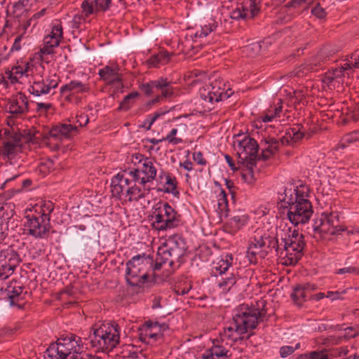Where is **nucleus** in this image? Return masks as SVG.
Returning <instances> with one entry per match:
<instances>
[{"mask_svg": "<svg viewBox=\"0 0 359 359\" xmlns=\"http://www.w3.org/2000/svg\"><path fill=\"white\" fill-rule=\"evenodd\" d=\"M265 314L264 309L241 306L234 311L232 321L224 329L220 339L213 342V346L203 355V359H229L233 351L242 352L250 337L245 334L256 328Z\"/></svg>", "mask_w": 359, "mask_h": 359, "instance_id": "obj_1", "label": "nucleus"}, {"mask_svg": "<svg viewBox=\"0 0 359 359\" xmlns=\"http://www.w3.org/2000/svg\"><path fill=\"white\" fill-rule=\"evenodd\" d=\"M186 250V243L182 237L175 235L168 238L158 248L154 269H159L165 264L170 267H179L183 262Z\"/></svg>", "mask_w": 359, "mask_h": 359, "instance_id": "obj_2", "label": "nucleus"}, {"mask_svg": "<svg viewBox=\"0 0 359 359\" xmlns=\"http://www.w3.org/2000/svg\"><path fill=\"white\" fill-rule=\"evenodd\" d=\"M280 235V243L278 239L271 241L272 248L277 252L280 251V255L285 256V264L294 265L303 255L304 237L297 230H293L292 233L288 235V238H283L282 233Z\"/></svg>", "mask_w": 359, "mask_h": 359, "instance_id": "obj_3", "label": "nucleus"}, {"mask_svg": "<svg viewBox=\"0 0 359 359\" xmlns=\"http://www.w3.org/2000/svg\"><path fill=\"white\" fill-rule=\"evenodd\" d=\"M83 343L81 337L74 334L62 335L55 343H53L47 348L45 359H72L83 351Z\"/></svg>", "mask_w": 359, "mask_h": 359, "instance_id": "obj_4", "label": "nucleus"}, {"mask_svg": "<svg viewBox=\"0 0 359 359\" xmlns=\"http://www.w3.org/2000/svg\"><path fill=\"white\" fill-rule=\"evenodd\" d=\"M89 338L93 347L102 351H111L119 343V326L115 323L102 324L94 329Z\"/></svg>", "mask_w": 359, "mask_h": 359, "instance_id": "obj_5", "label": "nucleus"}, {"mask_svg": "<svg viewBox=\"0 0 359 359\" xmlns=\"http://www.w3.org/2000/svg\"><path fill=\"white\" fill-rule=\"evenodd\" d=\"M132 161L135 165H137L136 169L128 172L135 187L144 185L155 178L156 169L150 159L135 154L132 156Z\"/></svg>", "mask_w": 359, "mask_h": 359, "instance_id": "obj_6", "label": "nucleus"}, {"mask_svg": "<svg viewBox=\"0 0 359 359\" xmlns=\"http://www.w3.org/2000/svg\"><path fill=\"white\" fill-rule=\"evenodd\" d=\"M313 229L314 236L316 237V234L318 233L324 239L332 240V238L330 236L340 235L346 228L339 224V215L337 212H323L319 221H315Z\"/></svg>", "mask_w": 359, "mask_h": 359, "instance_id": "obj_7", "label": "nucleus"}, {"mask_svg": "<svg viewBox=\"0 0 359 359\" xmlns=\"http://www.w3.org/2000/svg\"><path fill=\"white\" fill-rule=\"evenodd\" d=\"M152 264V259L149 257L137 255L133 257L126 264V280L132 286L144 283L148 280V275L143 273L144 268Z\"/></svg>", "mask_w": 359, "mask_h": 359, "instance_id": "obj_8", "label": "nucleus"}, {"mask_svg": "<svg viewBox=\"0 0 359 359\" xmlns=\"http://www.w3.org/2000/svg\"><path fill=\"white\" fill-rule=\"evenodd\" d=\"M25 217L27 219L25 226L29 234L35 238H46L51 228L50 217L34 214L33 209H26Z\"/></svg>", "mask_w": 359, "mask_h": 359, "instance_id": "obj_9", "label": "nucleus"}, {"mask_svg": "<svg viewBox=\"0 0 359 359\" xmlns=\"http://www.w3.org/2000/svg\"><path fill=\"white\" fill-rule=\"evenodd\" d=\"M232 256L226 255L224 257H222L215 263L212 268V272L215 276L220 275L221 278L217 280V286L222 290L223 292H228L237 282V276L234 273L225 274L229 267L232 264Z\"/></svg>", "mask_w": 359, "mask_h": 359, "instance_id": "obj_10", "label": "nucleus"}, {"mask_svg": "<svg viewBox=\"0 0 359 359\" xmlns=\"http://www.w3.org/2000/svg\"><path fill=\"white\" fill-rule=\"evenodd\" d=\"M77 131V128L70 124H60L53 126L42 137V143L52 150L59 148L62 139L70 138Z\"/></svg>", "mask_w": 359, "mask_h": 359, "instance_id": "obj_11", "label": "nucleus"}, {"mask_svg": "<svg viewBox=\"0 0 359 359\" xmlns=\"http://www.w3.org/2000/svg\"><path fill=\"white\" fill-rule=\"evenodd\" d=\"M77 131V128L70 124H60L53 126L42 137V143L52 150L59 148L62 139L70 138Z\"/></svg>", "mask_w": 359, "mask_h": 359, "instance_id": "obj_12", "label": "nucleus"}, {"mask_svg": "<svg viewBox=\"0 0 359 359\" xmlns=\"http://www.w3.org/2000/svg\"><path fill=\"white\" fill-rule=\"evenodd\" d=\"M133 182L129 175L117 174L111 180V194L115 201L121 200V195L124 191L133 195L129 198V201H137L140 198V189L135 186H130Z\"/></svg>", "mask_w": 359, "mask_h": 359, "instance_id": "obj_13", "label": "nucleus"}, {"mask_svg": "<svg viewBox=\"0 0 359 359\" xmlns=\"http://www.w3.org/2000/svg\"><path fill=\"white\" fill-rule=\"evenodd\" d=\"M200 95L203 100L213 102L229 98L232 95V91L230 88L226 89V85L222 80L215 79L201 88Z\"/></svg>", "mask_w": 359, "mask_h": 359, "instance_id": "obj_14", "label": "nucleus"}, {"mask_svg": "<svg viewBox=\"0 0 359 359\" xmlns=\"http://www.w3.org/2000/svg\"><path fill=\"white\" fill-rule=\"evenodd\" d=\"M313 197L314 194L310 187L301 183L294 189L286 188L283 192L279 193L277 200L279 202H310Z\"/></svg>", "mask_w": 359, "mask_h": 359, "instance_id": "obj_15", "label": "nucleus"}, {"mask_svg": "<svg viewBox=\"0 0 359 359\" xmlns=\"http://www.w3.org/2000/svg\"><path fill=\"white\" fill-rule=\"evenodd\" d=\"M19 255L13 249L7 248L0 251V280H4L11 276L19 264Z\"/></svg>", "mask_w": 359, "mask_h": 359, "instance_id": "obj_16", "label": "nucleus"}, {"mask_svg": "<svg viewBox=\"0 0 359 359\" xmlns=\"http://www.w3.org/2000/svg\"><path fill=\"white\" fill-rule=\"evenodd\" d=\"M163 211L164 213L161 210L154 216V224L157 229L163 231L174 228L179 224V215L168 203H163Z\"/></svg>", "mask_w": 359, "mask_h": 359, "instance_id": "obj_17", "label": "nucleus"}, {"mask_svg": "<svg viewBox=\"0 0 359 359\" xmlns=\"http://www.w3.org/2000/svg\"><path fill=\"white\" fill-rule=\"evenodd\" d=\"M349 73L341 67L333 69L325 74L323 79V88L325 91L341 92L344 89V78Z\"/></svg>", "mask_w": 359, "mask_h": 359, "instance_id": "obj_18", "label": "nucleus"}, {"mask_svg": "<svg viewBox=\"0 0 359 359\" xmlns=\"http://www.w3.org/2000/svg\"><path fill=\"white\" fill-rule=\"evenodd\" d=\"M287 217L294 225L306 223L313 213L311 203H289Z\"/></svg>", "mask_w": 359, "mask_h": 359, "instance_id": "obj_19", "label": "nucleus"}, {"mask_svg": "<svg viewBox=\"0 0 359 359\" xmlns=\"http://www.w3.org/2000/svg\"><path fill=\"white\" fill-rule=\"evenodd\" d=\"M258 144L250 137H245L236 146L237 155L242 163L252 164L257 158Z\"/></svg>", "mask_w": 359, "mask_h": 359, "instance_id": "obj_20", "label": "nucleus"}, {"mask_svg": "<svg viewBox=\"0 0 359 359\" xmlns=\"http://www.w3.org/2000/svg\"><path fill=\"white\" fill-rule=\"evenodd\" d=\"M34 73L33 65L29 63H26L23 66H15L11 70L6 72L8 79L12 83H30L29 77L32 76Z\"/></svg>", "mask_w": 359, "mask_h": 359, "instance_id": "obj_21", "label": "nucleus"}, {"mask_svg": "<svg viewBox=\"0 0 359 359\" xmlns=\"http://www.w3.org/2000/svg\"><path fill=\"white\" fill-rule=\"evenodd\" d=\"M63 32L60 23H57L52 27L51 32L44 39V46L40 52L42 55L50 54L54 48L59 46L62 39Z\"/></svg>", "mask_w": 359, "mask_h": 359, "instance_id": "obj_22", "label": "nucleus"}, {"mask_svg": "<svg viewBox=\"0 0 359 359\" xmlns=\"http://www.w3.org/2000/svg\"><path fill=\"white\" fill-rule=\"evenodd\" d=\"M59 83V78L55 73L50 74L41 81L35 80L32 86V93L36 96L48 94L55 89Z\"/></svg>", "mask_w": 359, "mask_h": 359, "instance_id": "obj_23", "label": "nucleus"}, {"mask_svg": "<svg viewBox=\"0 0 359 359\" xmlns=\"http://www.w3.org/2000/svg\"><path fill=\"white\" fill-rule=\"evenodd\" d=\"M111 0H85L81 4V15L88 18L97 11L107 10Z\"/></svg>", "mask_w": 359, "mask_h": 359, "instance_id": "obj_24", "label": "nucleus"}, {"mask_svg": "<svg viewBox=\"0 0 359 359\" xmlns=\"http://www.w3.org/2000/svg\"><path fill=\"white\" fill-rule=\"evenodd\" d=\"M268 250L265 247V241L260 238L255 239L248 249L247 255L250 263L256 264L258 258L264 259L268 254Z\"/></svg>", "mask_w": 359, "mask_h": 359, "instance_id": "obj_25", "label": "nucleus"}, {"mask_svg": "<svg viewBox=\"0 0 359 359\" xmlns=\"http://www.w3.org/2000/svg\"><path fill=\"white\" fill-rule=\"evenodd\" d=\"M316 288V285L311 283L297 285L294 287L291 297L297 304L301 305L306 300L309 294Z\"/></svg>", "mask_w": 359, "mask_h": 359, "instance_id": "obj_26", "label": "nucleus"}, {"mask_svg": "<svg viewBox=\"0 0 359 359\" xmlns=\"http://www.w3.org/2000/svg\"><path fill=\"white\" fill-rule=\"evenodd\" d=\"M8 110L12 114H21L28 110V102L26 96L19 93L12 97L8 105Z\"/></svg>", "mask_w": 359, "mask_h": 359, "instance_id": "obj_27", "label": "nucleus"}, {"mask_svg": "<svg viewBox=\"0 0 359 359\" xmlns=\"http://www.w3.org/2000/svg\"><path fill=\"white\" fill-rule=\"evenodd\" d=\"M117 66H106L99 71L101 78L109 84H116V87L122 86L121 78Z\"/></svg>", "mask_w": 359, "mask_h": 359, "instance_id": "obj_28", "label": "nucleus"}, {"mask_svg": "<svg viewBox=\"0 0 359 359\" xmlns=\"http://www.w3.org/2000/svg\"><path fill=\"white\" fill-rule=\"evenodd\" d=\"M168 328L165 324L161 325L157 322L147 323L143 330V334L146 339L156 341L160 339L163 332Z\"/></svg>", "mask_w": 359, "mask_h": 359, "instance_id": "obj_29", "label": "nucleus"}, {"mask_svg": "<svg viewBox=\"0 0 359 359\" xmlns=\"http://www.w3.org/2000/svg\"><path fill=\"white\" fill-rule=\"evenodd\" d=\"M22 144V140L20 135H17V133H15L5 142L4 154L8 158L12 157L21 151Z\"/></svg>", "mask_w": 359, "mask_h": 359, "instance_id": "obj_30", "label": "nucleus"}, {"mask_svg": "<svg viewBox=\"0 0 359 359\" xmlns=\"http://www.w3.org/2000/svg\"><path fill=\"white\" fill-rule=\"evenodd\" d=\"M304 137V132L302 131V127L295 126L290 128L282 137L281 142L283 144H292L297 142Z\"/></svg>", "mask_w": 359, "mask_h": 359, "instance_id": "obj_31", "label": "nucleus"}, {"mask_svg": "<svg viewBox=\"0 0 359 359\" xmlns=\"http://www.w3.org/2000/svg\"><path fill=\"white\" fill-rule=\"evenodd\" d=\"M339 331H344V334L335 336H330L329 338L326 339L325 341L323 342L325 344H337L341 341L342 339L348 340L351 338H355L359 334V332L357 331L353 327H347L344 329L339 328Z\"/></svg>", "mask_w": 359, "mask_h": 359, "instance_id": "obj_32", "label": "nucleus"}, {"mask_svg": "<svg viewBox=\"0 0 359 359\" xmlns=\"http://www.w3.org/2000/svg\"><path fill=\"white\" fill-rule=\"evenodd\" d=\"M261 148L262 151V156L266 160L277 151L278 144L274 138L268 137L261 141Z\"/></svg>", "mask_w": 359, "mask_h": 359, "instance_id": "obj_33", "label": "nucleus"}, {"mask_svg": "<svg viewBox=\"0 0 359 359\" xmlns=\"http://www.w3.org/2000/svg\"><path fill=\"white\" fill-rule=\"evenodd\" d=\"M160 180L165 192L170 193L175 196L179 195V191L177 190V182L175 177L168 173H163L160 175Z\"/></svg>", "mask_w": 359, "mask_h": 359, "instance_id": "obj_34", "label": "nucleus"}, {"mask_svg": "<svg viewBox=\"0 0 359 359\" xmlns=\"http://www.w3.org/2000/svg\"><path fill=\"white\" fill-rule=\"evenodd\" d=\"M22 289L21 287H10L7 291V296L10 306L22 308L23 304L22 300L24 297L22 294Z\"/></svg>", "mask_w": 359, "mask_h": 359, "instance_id": "obj_35", "label": "nucleus"}, {"mask_svg": "<svg viewBox=\"0 0 359 359\" xmlns=\"http://www.w3.org/2000/svg\"><path fill=\"white\" fill-rule=\"evenodd\" d=\"M261 0H243L241 6L248 18H253L260 11Z\"/></svg>", "mask_w": 359, "mask_h": 359, "instance_id": "obj_36", "label": "nucleus"}, {"mask_svg": "<svg viewBox=\"0 0 359 359\" xmlns=\"http://www.w3.org/2000/svg\"><path fill=\"white\" fill-rule=\"evenodd\" d=\"M172 54L168 53L167 51H161L158 54L153 55L149 60L148 64L151 67H158L161 65L168 64L170 60Z\"/></svg>", "mask_w": 359, "mask_h": 359, "instance_id": "obj_37", "label": "nucleus"}, {"mask_svg": "<svg viewBox=\"0 0 359 359\" xmlns=\"http://www.w3.org/2000/svg\"><path fill=\"white\" fill-rule=\"evenodd\" d=\"M160 79H163L165 83V86L158 87V90L161 91L162 96H156L154 100L148 103L149 105L151 104H154L160 102L162 97H170L175 94L174 90L170 86V83L166 79L160 78Z\"/></svg>", "mask_w": 359, "mask_h": 359, "instance_id": "obj_38", "label": "nucleus"}, {"mask_svg": "<svg viewBox=\"0 0 359 359\" xmlns=\"http://www.w3.org/2000/svg\"><path fill=\"white\" fill-rule=\"evenodd\" d=\"M193 41L194 34H187L185 40L182 42V50L185 55L191 56L197 51L196 49L198 48V44L194 45Z\"/></svg>", "mask_w": 359, "mask_h": 359, "instance_id": "obj_39", "label": "nucleus"}, {"mask_svg": "<svg viewBox=\"0 0 359 359\" xmlns=\"http://www.w3.org/2000/svg\"><path fill=\"white\" fill-rule=\"evenodd\" d=\"M165 81L163 79H158L155 81H152L149 83L142 84L141 86V90L143 91V93L149 96L155 93L156 90H158V87H163L165 86Z\"/></svg>", "mask_w": 359, "mask_h": 359, "instance_id": "obj_40", "label": "nucleus"}, {"mask_svg": "<svg viewBox=\"0 0 359 359\" xmlns=\"http://www.w3.org/2000/svg\"><path fill=\"white\" fill-rule=\"evenodd\" d=\"M282 107L281 106L276 107L273 111H268L264 115L258 118L256 121V126H258L259 123L262 122H271L275 120L276 118L280 116V113L281 112Z\"/></svg>", "mask_w": 359, "mask_h": 359, "instance_id": "obj_41", "label": "nucleus"}, {"mask_svg": "<svg viewBox=\"0 0 359 359\" xmlns=\"http://www.w3.org/2000/svg\"><path fill=\"white\" fill-rule=\"evenodd\" d=\"M29 10L28 0H19L13 4L12 6V13L16 17H20L27 13Z\"/></svg>", "mask_w": 359, "mask_h": 359, "instance_id": "obj_42", "label": "nucleus"}, {"mask_svg": "<svg viewBox=\"0 0 359 359\" xmlns=\"http://www.w3.org/2000/svg\"><path fill=\"white\" fill-rule=\"evenodd\" d=\"M359 119V106L352 104L346 109V113H343L342 121L346 123L350 121H358Z\"/></svg>", "mask_w": 359, "mask_h": 359, "instance_id": "obj_43", "label": "nucleus"}, {"mask_svg": "<svg viewBox=\"0 0 359 359\" xmlns=\"http://www.w3.org/2000/svg\"><path fill=\"white\" fill-rule=\"evenodd\" d=\"M342 68L346 72L348 70L359 69V50L351 54L350 58L342 66Z\"/></svg>", "mask_w": 359, "mask_h": 359, "instance_id": "obj_44", "label": "nucleus"}, {"mask_svg": "<svg viewBox=\"0 0 359 359\" xmlns=\"http://www.w3.org/2000/svg\"><path fill=\"white\" fill-rule=\"evenodd\" d=\"M215 27L214 25H205L203 27H201L200 29L189 30L187 34H194V41L193 42L197 43L198 39L206 36L209 33H210L213 29Z\"/></svg>", "mask_w": 359, "mask_h": 359, "instance_id": "obj_45", "label": "nucleus"}, {"mask_svg": "<svg viewBox=\"0 0 359 359\" xmlns=\"http://www.w3.org/2000/svg\"><path fill=\"white\" fill-rule=\"evenodd\" d=\"M38 206L37 204L35 206L32 207L30 209H33L34 214L43 216V214L46 217H49L50 213L53 210V203H40Z\"/></svg>", "mask_w": 359, "mask_h": 359, "instance_id": "obj_46", "label": "nucleus"}, {"mask_svg": "<svg viewBox=\"0 0 359 359\" xmlns=\"http://www.w3.org/2000/svg\"><path fill=\"white\" fill-rule=\"evenodd\" d=\"M89 88L79 81H71L61 88L62 92L74 90L77 93L88 91Z\"/></svg>", "mask_w": 359, "mask_h": 359, "instance_id": "obj_47", "label": "nucleus"}, {"mask_svg": "<svg viewBox=\"0 0 359 359\" xmlns=\"http://www.w3.org/2000/svg\"><path fill=\"white\" fill-rule=\"evenodd\" d=\"M17 135H20L22 140V144L23 142H35L39 139L42 140L43 137V135H41L39 132L35 129H32L28 133L23 135L17 134Z\"/></svg>", "mask_w": 359, "mask_h": 359, "instance_id": "obj_48", "label": "nucleus"}, {"mask_svg": "<svg viewBox=\"0 0 359 359\" xmlns=\"http://www.w3.org/2000/svg\"><path fill=\"white\" fill-rule=\"evenodd\" d=\"M53 169L54 163L53 161L48 159L40 163L37 168V171L41 175L45 176L49 174Z\"/></svg>", "mask_w": 359, "mask_h": 359, "instance_id": "obj_49", "label": "nucleus"}, {"mask_svg": "<svg viewBox=\"0 0 359 359\" xmlns=\"http://www.w3.org/2000/svg\"><path fill=\"white\" fill-rule=\"evenodd\" d=\"M228 204L229 203H217L216 207H215L220 219L228 217L229 210Z\"/></svg>", "mask_w": 359, "mask_h": 359, "instance_id": "obj_50", "label": "nucleus"}, {"mask_svg": "<svg viewBox=\"0 0 359 359\" xmlns=\"http://www.w3.org/2000/svg\"><path fill=\"white\" fill-rule=\"evenodd\" d=\"M138 96L137 92H133L125 97L124 100L121 102L119 109L127 110L129 109L130 104V101L133 99L136 98Z\"/></svg>", "mask_w": 359, "mask_h": 359, "instance_id": "obj_51", "label": "nucleus"}, {"mask_svg": "<svg viewBox=\"0 0 359 359\" xmlns=\"http://www.w3.org/2000/svg\"><path fill=\"white\" fill-rule=\"evenodd\" d=\"M241 177L243 180L248 184L252 183L255 180L251 168H246L245 169H243L241 173Z\"/></svg>", "mask_w": 359, "mask_h": 359, "instance_id": "obj_52", "label": "nucleus"}, {"mask_svg": "<svg viewBox=\"0 0 359 359\" xmlns=\"http://www.w3.org/2000/svg\"><path fill=\"white\" fill-rule=\"evenodd\" d=\"M13 215V210L11 208L10 206L7 207L6 210V207L0 203V218H3L4 219H10Z\"/></svg>", "mask_w": 359, "mask_h": 359, "instance_id": "obj_53", "label": "nucleus"}, {"mask_svg": "<svg viewBox=\"0 0 359 359\" xmlns=\"http://www.w3.org/2000/svg\"><path fill=\"white\" fill-rule=\"evenodd\" d=\"M231 18L235 20H240L248 18V16L241 6V7L236 8L231 13Z\"/></svg>", "mask_w": 359, "mask_h": 359, "instance_id": "obj_54", "label": "nucleus"}, {"mask_svg": "<svg viewBox=\"0 0 359 359\" xmlns=\"http://www.w3.org/2000/svg\"><path fill=\"white\" fill-rule=\"evenodd\" d=\"M310 359H329V355L326 351H314L309 353Z\"/></svg>", "mask_w": 359, "mask_h": 359, "instance_id": "obj_55", "label": "nucleus"}, {"mask_svg": "<svg viewBox=\"0 0 359 359\" xmlns=\"http://www.w3.org/2000/svg\"><path fill=\"white\" fill-rule=\"evenodd\" d=\"M312 14L319 19L325 18L327 13L325 9L321 7V6L318 4L315 6V7L311 11Z\"/></svg>", "mask_w": 359, "mask_h": 359, "instance_id": "obj_56", "label": "nucleus"}, {"mask_svg": "<svg viewBox=\"0 0 359 359\" xmlns=\"http://www.w3.org/2000/svg\"><path fill=\"white\" fill-rule=\"evenodd\" d=\"M337 274L344 275L346 273L359 274V269L353 266H348L336 270Z\"/></svg>", "mask_w": 359, "mask_h": 359, "instance_id": "obj_57", "label": "nucleus"}, {"mask_svg": "<svg viewBox=\"0 0 359 359\" xmlns=\"http://www.w3.org/2000/svg\"><path fill=\"white\" fill-rule=\"evenodd\" d=\"M294 352L292 346H285L280 348V355L282 358H286Z\"/></svg>", "mask_w": 359, "mask_h": 359, "instance_id": "obj_58", "label": "nucleus"}, {"mask_svg": "<svg viewBox=\"0 0 359 359\" xmlns=\"http://www.w3.org/2000/svg\"><path fill=\"white\" fill-rule=\"evenodd\" d=\"M177 129H172L170 133L166 136L165 138V140L168 141L170 143L177 144L181 142V140L179 138L175 137L177 134Z\"/></svg>", "mask_w": 359, "mask_h": 359, "instance_id": "obj_59", "label": "nucleus"}, {"mask_svg": "<svg viewBox=\"0 0 359 359\" xmlns=\"http://www.w3.org/2000/svg\"><path fill=\"white\" fill-rule=\"evenodd\" d=\"M162 114V113H156L154 116H149L146 122L142 125L143 127L146 128L147 130H149L151 128V126L154 122V121Z\"/></svg>", "mask_w": 359, "mask_h": 359, "instance_id": "obj_60", "label": "nucleus"}, {"mask_svg": "<svg viewBox=\"0 0 359 359\" xmlns=\"http://www.w3.org/2000/svg\"><path fill=\"white\" fill-rule=\"evenodd\" d=\"M345 140L348 142H355L359 141V131H355L349 133L345 137Z\"/></svg>", "mask_w": 359, "mask_h": 359, "instance_id": "obj_61", "label": "nucleus"}, {"mask_svg": "<svg viewBox=\"0 0 359 359\" xmlns=\"http://www.w3.org/2000/svg\"><path fill=\"white\" fill-rule=\"evenodd\" d=\"M193 158L194 161L199 165H205L206 163V161L203 158V154L200 151L194 152L193 154Z\"/></svg>", "mask_w": 359, "mask_h": 359, "instance_id": "obj_62", "label": "nucleus"}, {"mask_svg": "<svg viewBox=\"0 0 359 359\" xmlns=\"http://www.w3.org/2000/svg\"><path fill=\"white\" fill-rule=\"evenodd\" d=\"M76 118V122L79 124L80 126H85L88 123L89 119L87 114H81L78 115Z\"/></svg>", "mask_w": 359, "mask_h": 359, "instance_id": "obj_63", "label": "nucleus"}, {"mask_svg": "<svg viewBox=\"0 0 359 359\" xmlns=\"http://www.w3.org/2000/svg\"><path fill=\"white\" fill-rule=\"evenodd\" d=\"M248 50L255 54H257L261 50V45L258 42L252 43L248 46Z\"/></svg>", "mask_w": 359, "mask_h": 359, "instance_id": "obj_64", "label": "nucleus"}]
</instances>
